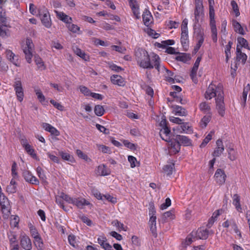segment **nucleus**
Here are the masks:
<instances>
[{"label": "nucleus", "mask_w": 250, "mask_h": 250, "mask_svg": "<svg viewBox=\"0 0 250 250\" xmlns=\"http://www.w3.org/2000/svg\"><path fill=\"white\" fill-rule=\"evenodd\" d=\"M135 56L137 63L140 67L146 69L155 67L158 72L160 71V58L158 55L153 54L151 62L148 52L145 49L139 48L135 52Z\"/></svg>", "instance_id": "obj_1"}, {"label": "nucleus", "mask_w": 250, "mask_h": 250, "mask_svg": "<svg viewBox=\"0 0 250 250\" xmlns=\"http://www.w3.org/2000/svg\"><path fill=\"white\" fill-rule=\"evenodd\" d=\"M218 97L216 98V108L218 110L219 115L223 116L225 114V105L224 103V93L223 90L220 88L219 90Z\"/></svg>", "instance_id": "obj_2"}, {"label": "nucleus", "mask_w": 250, "mask_h": 250, "mask_svg": "<svg viewBox=\"0 0 250 250\" xmlns=\"http://www.w3.org/2000/svg\"><path fill=\"white\" fill-rule=\"evenodd\" d=\"M219 88L221 90H223L221 86H218L217 87H216L215 85H213L212 83H211L208 86L206 92V93L205 94V98L207 99L210 100L215 96H216L217 97H218L219 92L218 91L219 90Z\"/></svg>", "instance_id": "obj_3"}, {"label": "nucleus", "mask_w": 250, "mask_h": 250, "mask_svg": "<svg viewBox=\"0 0 250 250\" xmlns=\"http://www.w3.org/2000/svg\"><path fill=\"white\" fill-rule=\"evenodd\" d=\"M13 86L18 101L21 102L23 99L24 93L21 81L20 80L16 81Z\"/></svg>", "instance_id": "obj_4"}, {"label": "nucleus", "mask_w": 250, "mask_h": 250, "mask_svg": "<svg viewBox=\"0 0 250 250\" xmlns=\"http://www.w3.org/2000/svg\"><path fill=\"white\" fill-rule=\"evenodd\" d=\"M214 177L216 183L219 185H222L225 182L227 176L223 170L219 168L216 171Z\"/></svg>", "instance_id": "obj_5"}, {"label": "nucleus", "mask_w": 250, "mask_h": 250, "mask_svg": "<svg viewBox=\"0 0 250 250\" xmlns=\"http://www.w3.org/2000/svg\"><path fill=\"white\" fill-rule=\"evenodd\" d=\"M209 231L207 229L199 228L196 232H192V235L194 236L195 238L205 240L208 236Z\"/></svg>", "instance_id": "obj_6"}, {"label": "nucleus", "mask_w": 250, "mask_h": 250, "mask_svg": "<svg viewBox=\"0 0 250 250\" xmlns=\"http://www.w3.org/2000/svg\"><path fill=\"white\" fill-rule=\"evenodd\" d=\"M23 176L25 180L30 184L38 185L40 183L39 180L29 171H24Z\"/></svg>", "instance_id": "obj_7"}, {"label": "nucleus", "mask_w": 250, "mask_h": 250, "mask_svg": "<svg viewBox=\"0 0 250 250\" xmlns=\"http://www.w3.org/2000/svg\"><path fill=\"white\" fill-rule=\"evenodd\" d=\"M222 226L224 228H229V227H230L237 234H238L240 237H241V232L233 219L226 220L223 223Z\"/></svg>", "instance_id": "obj_8"}, {"label": "nucleus", "mask_w": 250, "mask_h": 250, "mask_svg": "<svg viewBox=\"0 0 250 250\" xmlns=\"http://www.w3.org/2000/svg\"><path fill=\"white\" fill-rule=\"evenodd\" d=\"M217 147L214 150L212 155L214 157H219L224 150V147L222 140L218 139L216 141Z\"/></svg>", "instance_id": "obj_9"}, {"label": "nucleus", "mask_w": 250, "mask_h": 250, "mask_svg": "<svg viewBox=\"0 0 250 250\" xmlns=\"http://www.w3.org/2000/svg\"><path fill=\"white\" fill-rule=\"evenodd\" d=\"M21 245L25 250H30L32 249V244L30 238L26 235L22 236L21 239Z\"/></svg>", "instance_id": "obj_10"}, {"label": "nucleus", "mask_w": 250, "mask_h": 250, "mask_svg": "<svg viewBox=\"0 0 250 250\" xmlns=\"http://www.w3.org/2000/svg\"><path fill=\"white\" fill-rule=\"evenodd\" d=\"M247 59V56L244 53H243L241 48L238 45L236 47V61L237 62H241L243 64H245Z\"/></svg>", "instance_id": "obj_11"}, {"label": "nucleus", "mask_w": 250, "mask_h": 250, "mask_svg": "<svg viewBox=\"0 0 250 250\" xmlns=\"http://www.w3.org/2000/svg\"><path fill=\"white\" fill-rule=\"evenodd\" d=\"M175 140L179 142L180 145L189 146L191 145V141L188 137L183 135H176Z\"/></svg>", "instance_id": "obj_12"}, {"label": "nucleus", "mask_w": 250, "mask_h": 250, "mask_svg": "<svg viewBox=\"0 0 250 250\" xmlns=\"http://www.w3.org/2000/svg\"><path fill=\"white\" fill-rule=\"evenodd\" d=\"M110 172L109 169L104 164L99 166L96 170V174L100 176L108 175Z\"/></svg>", "instance_id": "obj_13"}, {"label": "nucleus", "mask_w": 250, "mask_h": 250, "mask_svg": "<svg viewBox=\"0 0 250 250\" xmlns=\"http://www.w3.org/2000/svg\"><path fill=\"white\" fill-rule=\"evenodd\" d=\"M170 133V130L168 128V127H165L163 128L160 132V135L161 138L167 142H170V139L169 137V134Z\"/></svg>", "instance_id": "obj_14"}, {"label": "nucleus", "mask_w": 250, "mask_h": 250, "mask_svg": "<svg viewBox=\"0 0 250 250\" xmlns=\"http://www.w3.org/2000/svg\"><path fill=\"white\" fill-rule=\"evenodd\" d=\"M149 225L150 230L153 235L155 237L157 236L156 233V216L153 214L149 219Z\"/></svg>", "instance_id": "obj_15"}, {"label": "nucleus", "mask_w": 250, "mask_h": 250, "mask_svg": "<svg viewBox=\"0 0 250 250\" xmlns=\"http://www.w3.org/2000/svg\"><path fill=\"white\" fill-rule=\"evenodd\" d=\"M142 16L145 25L148 26L151 23L153 19L150 12L147 9H145Z\"/></svg>", "instance_id": "obj_16"}, {"label": "nucleus", "mask_w": 250, "mask_h": 250, "mask_svg": "<svg viewBox=\"0 0 250 250\" xmlns=\"http://www.w3.org/2000/svg\"><path fill=\"white\" fill-rule=\"evenodd\" d=\"M42 23L47 28H49L51 25V21L48 11L46 10L43 13V16L41 18Z\"/></svg>", "instance_id": "obj_17"}, {"label": "nucleus", "mask_w": 250, "mask_h": 250, "mask_svg": "<svg viewBox=\"0 0 250 250\" xmlns=\"http://www.w3.org/2000/svg\"><path fill=\"white\" fill-rule=\"evenodd\" d=\"M111 82L114 84H117L122 86L125 84V82L123 78L120 75H114L110 78Z\"/></svg>", "instance_id": "obj_18"}, {"label": "nucleus", "mask_w": 250, "mask_h": 250, "mask_svg": "<svg viewBox=\"0 0 250 250\" xmlns=\"http://www.w3.org/2000/svg\"><path fill=\"white\" fill-rule=\"evenodd\" d=\"M181 31V42L184 48H187L188 42V31L185 30Z\"/></svg>", "instance_id": "obj_19"}, {"label": "nucleus", "mask_w": 250, "mask_h": 250, "mask_svg": "<svg viewBox=\"0 0 250 250\" xmlns=\"http://www.w3.org/2000/svg\"><path fill=\"white\" fill-rule=\"evenodd\" d=\"M232 24L234 28L235 32L243 35L245 34L244 28L240 24V23L238 22L237 21L233 20L232 21Z\"/></svg>", "instance_id": "obj_20"}, {"label": "nucleus", "mask_w": 250, "mask_h": 250, "mask_svg": "<svg viewBox=\"0 0 250 250\" xmlns=\"http://www.w3.org/2000/svg\"><path fill=\"white\" fill-rule=\"evenodd\" d=\"M90 203L85 199L82 198H74L73 204L79 208H82L83 206L88 205Z\"/></svg>", "instance_id": "obj_21"}, {"label": "nucleus", "mask_w": 250, "mask_h": 250, "mask_svg": "<svg viewBox=\"0 0 250 250\" xmlns=\"http://www.w3.org/2000/svg\"><path fill=\"white\" fill-rule=\"evenodd\" d=\"M172 108H173L175 112V114L179 116H186L187 115V111L186 109L179 105H173Z\"/></svg>", "instance_id": "obj_22"}, {"label": "nucleus", "mask_w": 250, "mask_h": 250, "mask_svg": "<svg viewBox=\"0 0 250 250\" xmlns=\"http://www.w3.org/2000/svg\"><path fill=\"white\" fill-rule=\"evenodd\" d=\"M195 15V22L197 23L199 22V19L204 15L203 13V7H195L194 11Z\"/></svg>", "instance_id": "obj_23"}, {"label": "nucleus", "mask_w": 250, "mask_h": 250, "mask_svg": "<svg viewBox=\"0 0 250 250\" xmlns=\"http://www.w3.org/2000/svg\"><path fill=\"white\" fill-rule=\"evenodd\" d=\"M55 12L56 13L57 17L63 22L68 24L71 21H72V18L65 14L64 13L57 11H55Z\"/></svg>", "instance_id": "obj_24"}, {"label": "nucleus", "mask_w": 250, "mask_h": 250, "mask_svg": "<svg viewBox=\"0 0 250 250\" xmlns=\"http://www.w3.org/2000/svg\"><path fill=\"white\" fill-rule=\"evenodd\" d=\"M232 199L233 204L235 206L237 210L240 212H242V209L240 203V196L237 194H235L233 195Z\"/></svg>", "instance_id": "obj_25"}, {"label": "nucleus", "mask_w": 250, "mask_h": 250, "mask_svg": "<svg viewBox=\"0 0 250 250\" xmlns=\"http://www.w3.org/2000/svg\"><path fill=\"white\" fill-rule=\"evenodd\" d=\"M201 60V57H198L197 59H196V60L194 64V65L192 67V69L191 70V73H190V77H191V78H193L194 77L196 76V73H197V71L198 69V67H199V64H200V62Z\"/></svg>", "instance_id": "obj_26"}, {"label": "nucleus", "mask_w": 250, "mask_h": 250, "mask_svg": "<svg viewBox=\"0 0 250 250\" xmlns=\"http://www.w3.org/2000/svg\"><path fill=\"white\" fill-rule=\"evenodd\" d=\"M0 206L1 209H4L6 208V206L8 204V199L4 195V194L0 191Z\"/></svg>", "instance_id": "obj_27"}, {"label": "nucleus", "mask_w": 250, "mask_h": 250, "mask_svg": "<svg viewBox=\"0 0 250 250\" xmlns=\"http://www.w3.org/2000/svg\"><path fill=\"white\" fill-rule=\"evenodd\" d=\"M211 32V38L214 42H217V31L215 24H209Z\"/></svg>", "instance_id": "obj_28"}, {"label": "nucleus", "mask_w": 250, "mask_h": 250, "mask_svg": "<svg viewBox=\"0 0 250 250\" xmlns=\"http://www.w3.org/2000/svg\"><path fill=\"white\" fill-rule=\"evenodd\" d=\"M171 143L170 145L172 148L173 149V151L175 153L178 152L180 149V144L179 142L175 140V138L173 140L170 139Z\"/></svg>", "instance_id": "obj_29"}, {"label": "nucleus", "mask_w": 250, "mask_h": 250, "mask_svg": "<svg viewBox=\"0 0 250 250\" xmlns=\"http://www.w3.org/2000/svg\"><path fill=\"white\" fill-rule=\"evenodd\" d=\"M23 52L25 56V59L27 62L28 63H31V58L32 57V49H29L26 47H25L23 49Z\"/></svg>", "instance_id": "obj_30"}, {"label": "nucleus", "mask_w": 250, "mask_h": 250, "mask_svg": "<svg viewBox=\"0 0 250 250\" xmlns=\"http://www.w3.org/2000/svg\"><path fill=\"white\" fill-rule=\"evenodd\" d=\"M228 157L231 161H234L236 159V152L232 147L230 146L228 149Z\"/></svg>", "instance_id": "obj_31"}, {"label": "nucleus", "mask_w": 250, "mask_h": 250, "mask_svg": "<svg viewBox=\"0 0 250 250\" xmlns=\"http://www.w3.org/2000/svg\"><path fill=\"white\" fill-rule=\"evenodd\" d=\"M194 240H195V237L194 236L192 235V233L188 235L185 242L182 243L183 247L185 248L189 245Z\"/></svg>", "instance_id": "obj_32"}, {"label": "nucleus", "mask_w": 250, "mask_h": 250, "mask_svg": "<svg viewBox=\"0 0 250 250\" xmlns=\"http://www.w3.org/2000/svg\"><path fill=\"white\" fill-rule=\"evenodd\" d=\"M250 90V85L249 84H247L246 86L244 87L243 89V92L242 93V96L241 98V100L243 102V104H245L246 102L247 95L249 91Z\"/></svg>", "instance_id": "obj_33"}, {"label": "nucleus", "mask_w": 250, "mask_h": 250, "mask_svg": "<svg viewBox=\"0 0 250 250\" xmlns=\"http://www.w3.org/2000/svg\"><path fill=\"white\" fill-rule=\"evenodd\" d=\"M209 15L210 19L209 24H215V12L213 5H210L209 8Z\"/></svg>", "instance_id": "obj_34"}, {"label": "nucleus", "mask_w": 250, "mask_h": 250, "mask_svg": "<svg viewBox=\"0 0 250 250\" xmlns=\"http://www.w3.org/2000/svg\"><path fill=\"white\" fill-rule=\"evenodd\" d=\"M36 171L39 177L42 181L43 183H47L46 177L44 174L43 170L41 167H38L36 169Z\"/></svg>", "instance_id": "obj_35"}, {"label": "nucleus", "mask_w": 250, "mask_h": 250, "mask_svg": "<svg viewBox=\"0 0 250 250\" xmlns=\"http://www.w3.org/2000/svg\"><path fill=\"white\" fill-rule=\"evenodd\" d=\"M34 60L36 64L37 65L39 68L41 69H45V67L44 65V62H43L42 59L38 55H35Z\"/></svg>", "instance_id": "obj_36"}, {"label": "nucleus", "mask_w": 250, "mask_h": 250, "mask_svg": "<svg viewBox=\"0 0 250 250\" xmlns=\"http://www.w3.org/2000/svg\"><path fill=\"white\" fill-rule=\"evenodd\" d=\"M200 109L205 113H208L210 112V107L206 102H202L199 105Z\"/></svg>", "instance_id": "obj_37"}, {"label": "nucleus", "mask_w": 250, "mask_h": 250, "mask_svg": "<svg viewBox=\"0 0 250 250\" xmlns=\"http://www.w3.org/2000/svg\"><path fill=\"white\" fill-rule=\"evenodd\" d=\"M59 154L62 157V159L64 160L68 161L70 162H72L74 161L73 157L67 153L63 151H59Z\"/></svg>", "instance_id": "obj_38"}, {"label": "nucleus", "mask_w": 250, "mask_h": 250, "mask_svg": "<svg viewBox=\"0 0 250 250\" xmlns=\"http://www.w3.org/2000/svg\"><path fill=\"white\" fill-rule=\"evenodd\" d=\"M173 216L174 215L171 210L167 211L163 214L162 217V220L163 222H166L167 221L168 219H173L174 218Z\"/></svg>", "instance_id": "obj_39"}, {"label": "nucleus", "mask_w": 250, "mask_h": 250, "mask_svg": "<svg viewBox=\"0 0 250 250\" xmlns=\"http://www.w3.org/2000/svg\"><path fill=\"white\" fill-rule=\"evenodd\" d=\"M194 33L196 34L198 39L200 38H204V29L200 28H196V25L194 26Z\"/></svg>", "instance_id": "obj_40"}, {"label": "nucleus", "mask_w": 250, "mask_h": 250, "mask_svg": "<svg viewBox=\"0 0 250 250\" xmlns=\"http://www.w3.org/2000/svg\"><path fill=\"white\" fill-rule=\"evenodd\" d=\"M94 112L98 116H102L104 112V109L103 106L101 105H96L94 108Z\"/></svg>", "instance_id": "obj_41"}, {"label": "nucleus", "mask_w": 250, "mask_h": 250, "mask_svg": "<svg viewBox=\"0 0 250 250\" xmlns=\"http://www.w3.org/2000/svg\"><path fill=\"white\" fill-rule=\"evenodd\" d=\"M35 92L40 102L42 104H43L45 102V98L44 96L43 95L42 91H41V90L38 88H35Z\"/></svg>", "instance_id": "obj_42"}, {"label": "nucleus", "mask_w": 250, "mask_h": 250, "mask_svg": "<svg viewBox=\"0 0 250 250\" xmlns=\"http://www.w3.org/2000/svg\"><path fill=\"white\" fill-rule=\"evenodd\" d=\"M34 244L38 250H43V244L41 237L36 238Z\"/></svg>", "instance_id": "obj_43"}, {"label": "nucleus", "mask_w": 250, "mask_h": 250, "mask_svg": "<svg viewBox=\"0 0 250 250\" xmlns=\"http://www.w3.org/2000/svg\"><path fill=\"white\" fill-rule=\"evenodd\" d=\"M174 167V164L173 163H170L165 166L163 167V170L167 175H170L172 173Z\"/></svg>", "instance_id": "obj_44"}, {"label": "nucleus", "mask_w": 250, "mask_h": 250, "mask_svg": "<svg viewBox=\"0 0 250 250\" xmlns=\"http://www.w3.org/2000/svg\"><path fill=\"white\" fill-rule=\"evenodd\" d=\"M238 43L241 47L250 49L247 41L242 37H239L237 39Z\"/></svg>", "instance_id": "obj_45"}, {"label": "nucleus", "mask_w": 250, "mask_h": 250, "mask_svg": "<svg viewBox=\"0 0 250 250\" xmlns=\"http://www.w3.org/2000/svg\"><path fill=\"white\" fill-rule=\"evenodd\" d=\"M107 239L104 236H101L98 238V243L100 245V246L105 250V246L107 244H109V243L106 242Z\"/></svg>", "instance_id": "obj_46"}, {"label": "nucleus", "mask_w": 250, "mask_h": 250, "mask_svg": "<svg viewBox=\"0 0 250 250\" xmlns=\"http://www.w3.org/2000/svg\"><path fill=\"white\" fill-rule=\"evenodd\" d=\"M214 133V131H211L210 133L206 136L204 139L202 143L200 145L201 147H203L206 146V145L212 139V134Z\"/></svg>", "instance_id": "obj_47"}, {"label": "nucleus", "mask_w": 250, "mask_h": 250, "mask_svg": "<svg viewBox=\"0 0 250 250\" xmlns=\"http://www.w3.org/2000/svg\"><path fill=\"white\" fill-rule=\"evenodd\" d=\"M210 120V117L208 115L205 116L201 120L200 125L202 128L206 127Z\"/></svg>", "instance_id": "obj_48"}, {"label": "nucleus", "mask_w": 250, "mask_h": 250, "mask_svg": "<svg viewBox=\"0 0 250 250\" xmlns=\"http://www.w3.org/2000/svg\"><path fill=\"white\" fill-rule=\"evenodd\" d=\"M73 50L75 53L81 58L86 60V54L84 52H83L81 49L78 47H75L73 48Z\"/></svg>", "instance_id": "obj_49"}, {"label": "nucleus", "mask_w": 250, "mask_h": 250, "mask_svg": "<svg viewBox=\"0 0 250 250\" xmlns=\"http://www.w3.org/2000/svg\"><path fill=\"white\" fill-rule=\"evenodd\" d=\"M24 148L25 149V150L26 151V152L28 153V154L30 155L33 158H34L36 157V156H37L36 154L34 152V149L32 148L31 145L28 144L27 146H25Z\"/></svg>", "instance_id": "obj_50"}, {"label": "nucleus", "mask_w": 250, "mask_h": 250, "mask_svg": "<svg viewBox=\"0 0 250 250\" xmlns=\"http://www.w3.org/2000/svg\"><path fill=\"white\" fill-rule=\"evenodd\" d=\"M181 127L183 132L187 131L186 133H191L192 132V130L191 128V126L189 125L188 123L182 124Z\"/></svg>", "instance_id": "obj_51"}, {"label": "nucleus", "mask_w": 250, "mask_h": 250, "mask_svg": "<svg viewBox=\"0 0 250 250\" xmlns=\"http://www.w3.org/2000/svg\"><path fill=\"white\" fill-rule=\"evenodd\" d=\"M67 27L68 29L73 33H76L80 30V27L77 25L72 24L70 21L68 23Z\"/></svg>", "instance_id": "obj_52"}, {"label": "nucleus", "mask_w": 250, "mask_h": 250, "mask_svg": "<svg viewBox=\"0 0 250 250\" xmlns=\"http://www.w3.org/2000/svg\"><path fill=\"white\" fill-rule=\"evenodd\" d=\"M103 198H104L103 200H107L108 202H110L112 204H115L117 202V199L116 198H115L108 194L104 195Z\"/></svg>", "instance_id": "obj_53"}, {"label": "nucleus", "mask_w": 250, "mask_h": 250, "mask_svg": "<svg viewBox=\"0 0 250 250\" xmlns=\"http://www.w3.org/2000/svg\"><path fill=\"white\" fill-rule=\"evenodd\" d=\"M231 5L232 8L235 14L236 17H238L240 15V12L239 11L237 3L234 0H232L231 1Z\"/></svg>", "instance_id": "obj_54"}, {"label": "nucleus", "mask_w": 250, "mask_h": 250, "mask_svg": "<svg viewBox=\"0 0 250 250\" xmlns=\"http://www.w3.org/2000/svg\"><path fill=\"white\" fill-rule=\"evenodd\" d=\"M61 197L62 199L69 204H73L74 198L70 197L68 195L64 194V193H61Z\"/></svg>", "instance_id": "obj_55"}, {"label": "nucleus", "mask_w": 250, "mask_h": 250, "mask_svg": "<svg viewBox=\"0 0 250 250\" xmlns=\"http://www.w3.org/2000/svg\"><path fill=\"white\" fill-rule=\"evenodd\" d=\"M130 7L132 9L134 15L136 16L137 19H139L140 18L139 8L137 6V4H132V5L130 6Z\"/></svg>", "instance_id": "obj_56"}, {"label": "nucleus", "mask_w": 250, "mask_h": 250, "mask_svg": "<svg viewBox=\"0 0 250 250\" xmlns=\"http://www.w3.org/2000/svg\"><path fill=\"white\" fill-rule=\"evenodd\" d=\"M8 238L11 246L13 245H15V243L16 242L17 240L16 235L14 233L10 232L9 234H8Z\"/></svg>", "instance_id": "obj_57"}, {"label": "nucleus", "mask_w": 250, "mask_h": 250, "mask_svg": "<svg viewBox=\"0 0 250 250\" xmlns=\"http://www.w3.org/2000/svg\"><path fill=\"white\" fill-rule=\"evenodd\" d=\"M80 91L83 93L84 95L86 96H90L91 92L90 90L84 86H80Z\"/></svg>", "instance_id": "obj_58"}, {"label": "nucleus", "mask_w": 250, "mask_h": 250, "mask_svg": "<svg viewBox=\"0 0 250 250\" xmlns=\"http://www.w3.org/2000/svg\"><path fill=\"white\" fill-rule=\"evenodd\" d=\"M171 205V200L169 198L166 199L165 203L162 204L160 206V208L162 210L166 209L167 208Z\"/></svg>", "instance_id": "obj_59"}, {"label": "nucleus", "mask_w": 250, "mask_h": 250, "mask_svg": "<svg viewBox=\"0 0 250 250\" xmlns=\"http://www.w3.org/2000/svg\"><path fill=\"white\" fill-rule=\"evenodd\" d=\"M50 103L51 104H52L55 107H56L58 110H59L60 111L63 110L64 107L62 104H61L60 103L56 102V101H55L53 100H51Z\"/></svg>", "instance_id": "obj_60"}, {"label": "nucleus", "mask_w": 250, "mask_h": 250, "mask_svg": "<svg viewBox=\"0 0 250 250\" xmlns=\"http://www.w3.org/2000/svg\"><path fill=\"white\" fill-rule=\"evenodd\" d=\"M176 59L177 61H181L183 62H186L188 60V57L186 54H181L180 55L176 57Z\"/></svg>", "instance_id": "obj_61"}, {"label": "nucleus", "mask_w": 250, "mask_h": 250, "mask_svg": "<svg viewBox=\"0 0 250 250\" xmlns=\"http://www.w3.org/2000/svg\"><path fill=\"white\" fill-rule=\"evenodd\" d=\"M96 128L100 130L101 132H103L105 134H107L109 133V131L108 129L105 128L104 126L97 124L96 125Z\"/></svg>", "instance_id": "obj_62"}, {"label": "nucleus", "mask_w": 250, "mask_h": 250, "mask_svg": "<svg viewBox=\"0 0 250 250\" xmlns=\"http://www.w3.org/2000/svg\"><path fill=\"white\" fill-rule=\"evenodd\" d=\"M128 160L130 163V167L133 168L137 166L136 162H137L136 158L132 156H129L128 157Z\"/></svg>", "instance_id": "obj_63"}, {"label": "nucleus", "mask_w": 250, "mask_h": 250, "mask_svg": "<svg viewBox=\"0 0 250 250\" xmlns=\"http://www.w3.org/2000/svg\"><path fill=\"white\" fill-rule=\"evenodd\" d=\"M19 222V217L18 216H13V218H12L11 220L10 224L14 227H16L18 225Z\"/></svg>", "instance_id": "obj_64"}]
</instances>
